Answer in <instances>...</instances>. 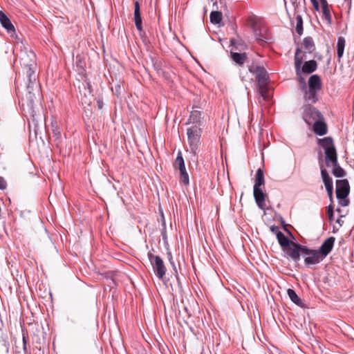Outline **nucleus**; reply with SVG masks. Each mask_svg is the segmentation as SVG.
Returning a JSON list of instances; mask_svg holds the SVG:
<instances>
[{
  "label": "nucleus",
  "mask_w": 354,
  "mask_h": 354,
  "mask_svg": "<svg viewBox=\"0 0 354 354\" xmlns=\"http://www.w3.org/2000/svg\"><path fill=\"white\" fill-rule=\"evenodd\" d=\"M305 245H302L295 242H291V244L286 248L283 250L286 254L295 262H298L300 260L303 249Z\"/></svg>",
  "instance_id": "9"
},
{
  "label": "nucleus",
  "mask_w": 354,
  "mask_h": 354,
  "mask_svg": "<svg viewBox=\"0 0 354 354\" xmlns=\"http://www.w3.org/2000/svg\"><path fill=\"white\" fill-rule=\"evenodd\" d=\"M270 230L274 232V233H277V232H279V227L277 226H275V225H272L270 227Z\"/></svg>",
  "instance_id": "43"
},
{
  "label": "nucleus",
  "mask_w": 354,
  "mask_h": 354,
  "mask_svg": "<svg viewBox=\"0 0 354 354\" xmlns=\"http://www.w3.org/2000/svg\"><path fill=\"white\" fill-rule=\"evenodd\" d=\"M319 162L320 167H321V176H322L323 182L324 183L325 187L328 188V187H333L332 178L328 175L326 169L323 168V166H322L323 158H322V155L321 153L319 154Z\"/></svg>",
  "instance_id": "15"
},
{
  "label": "nucleus",
  "mask_w": 354,
  "mask_h": 354,
  "mask_svg": "<svg viewBox=\"0 0 354 354\" xmlns=\"http://www.w3.org/2000/svg\"><path fill=\"white\" fill-rule=\"evenodd\" d=\"M27 68L26 75L28 78V88L32 89L36 85V74L35 71L31 68V66H26Z\"/></svg>",
  "instance_id": "20"
},
{
  "label": "nucleus",
  "mask_w": 354,
  "mask_h": 354,
  "mask_svg": "<svg viewBox=\"0 0 354 354\" xmlns=\"http://www.w3.org/2000/svg\"><path fill=\"white\" fill-rule=\"evenodd\" d=\"M154 67L156 68V70H159V67L158 66H156V65H154Z\"/></svg>",
  "instance_id": "48"
},
{
  "label": "nucleus",
  "mask_w": 354,
  "mask_h": 354,
  "mask_svg": "<svg viewBox=\"0 0 354 354\" xmlns=\"http://www.w3.org/2000/svg\"><path fill=\"white\" fill-rule=\"evenodd\" d=\"M296 31L299 35H301L303 33V20L301 16L297 15L296 17Z\"/></svg>",
  "instance_id": "32"
},
{
  "label": "nucleus",
  "mask_w": 354,
  "mask_h": 354,
  "mask_svg": "<svg viewBox=\"0 0 354 354\" xmlns=\"http://www.w3.org/2000/svg\"><path fill=\"white\" fill-rule=\"evenodd\" d=\"M337 199L339 200V205L342 207H346L349 204V200L347 198Z\"/></svg>",
  "instance_id": "38"
},
{
  "label": "nucleus",
  "mask_w": 354,
  "mask_h": 354,
  "mask_svg": "<svg viewBox=\"0 0 354 354\" xmlns=\"http://www.w3.org/2000/svg\"><path fill=\"white\" fill-rule=\"evenodd\" d=\"M329 199L333 201V187L326 188Z\"/></svg>",
  "instance_id": "40"
},
{
  "label": "nucleus",
  "mask_w": 354,
  "mask_h": 354,
  "mask_svg": "<svg viewBox=\"0 0 354 354\" xmlns=\"http://www.w3.org/2000/svg\"><path fill=\"white\" fill-rule=\"evenodd\" d=\"M97 104H98V106H99V108H100H100H102V103L101 102L98 101V102H97Z\"/></svg>",
  "instance_id": "47"
},
{
  "label": "nucleus",
  "mask_w": 354,
  "mask_h": 354,
  "mask_svg": "<svg viewBox=\"0 0 354 354\" xmlns=\"http://www.w3.org/2000/svg\"><path fill=\"white\" fill-rule=\"evenodd\" d=\"M301 256L307 265L317 264L323 260L317 250L310 249L306 246L303 249Z\"/></svg>",
  "instance_id": "8"
},
{
  "label": "nucleus",
  "mask_w": 354,
  "mask_h": 354,
  "mask_svg": "<svg viewBox=\"0 0 354 354\" xmlns=\"http://www.w3.org/2000/svg\"><path fill=\"white\" fill-rule=\"evenodd\" d=\"M135 25L139 31L142 30L141 16L134 17Z\"/></svg>",
  "instance_id": "35"
},
{
  "label": "nucleus",
  "mask_w": 354,
  "mask_h": 354,
  "mask_svg": "<svg viewBox=\"0 0 354 354\" xmlns=\"http://www.w3.org/2000/svg\"><path fill=\"white\" fill-rule=\"evenodd\" d=\"M287 294H288L289 298L290 299V300L294 304H295L296 305H297L299 306H302L301 300L298 297V295H297L296 292L294 290L290 289V288L288 289Z\"/></svg>",
  "instance_id": "27"
},
{
  "label": "nucleus",
  "mask_w": 354,
  "mask_h": 354,
  "mask_svg": "<svg viewBox=\"0 0 354 354\" xmlns=\"http://www.w3.org/2000/svg\"><path fill=\"white\" fill-rule=\"evenodd\" d=\"M334 207L332 205L327 207V214L330 221L333 219Z\"/></svg>",
  "instance_id": "36"
},
{
  "label": "nucleus",
  "mask_w": 354,
  "mask_h": 354,
  "mask_svg": "<svg viewBox=\"0 0 354 354\" xmlns=\"http://www.w3.org/2000/svg\"><path fill=\"white\" fill-rule=\"evenodd\" d=\"M33 91L34 87H32V89H28L27 88V93L26 95V97L23 99L22 106L24 110L26 109L25 106H26L28 112L30 114V116L32 118L33 122H35L36 120V113L34 106L36 97L35 94L32 93Z\"/></svg>",
  "instance_id": "7"
},
{
  "label": "nucleus",
  "mask_w": 354,
  "mask_h": 354,
  "mask_svg": "<svg viewBox=\"0 0 354 354\" xmlns=\"http://www.w3.org/2000/svg\"><path fill=\"white\" fill-rule=\"evenodd\" d=\"M302 91L304 92V99L307 104L310 103H315L317 98V90L308 88L306 84L305 81L302 80Z\"/></svg>",
  "instance_id": "13"
},
{
  "label": "nucleus",
  "mask_w": 354,
  "mask_h": 354,
  "mask_svg": "<svg viewBox=\"0 0 354 354\" xmlns=\"http://www.w3.org/2000/svg\"><path fill=\"white\" fill-rule=\"evenodd\" d=\"M337 222L338 223H340V222H341V220H339V219H337Z\"/></svg>",
  "instance_id": "50"
},
{
  "label": "nucleus",
  "mask_w": 354,
  "mask_h": 354,
  "mask_svg": "<svg viewBox=\"0 0 354 354\" xmlns=\"http://www.w3.org/2000/svg\"><path fill=\"white\" fill-rule=\"evenodd\" d=\"M346 41L344 37H339L337 41V60L340 62L341 59L344 55V50L345 48Z\"/></svg>",
  "instance_id": "22"
},
{
  "label": "nucleus",
  "mask_w": 354,
  "mask_h": 354,
  "mask_svg": "<svg viewBox=\"0 0 354 354\" xmlns=\"http://www.w3.org/2000/svg\"><path fill=\"white\" fill-rule=\"evenodd\" d=\"M231 57L232 60L239 65H243L246 59L245 53H239L231 52Z\"/></svg>",
  "instance_id": "25"
},
{
  "label": "nucleus",
  "mask_w": 354,
  "mask_h": 354,
  "mask_svg": "<svg viewBox=\"0 0 354 354\" xmlns=\"http://www.w3.org/2000/svg\"><path fill=\"white\" fill-rule=\"evenodd\" d=\"M149 260L153 267V272L156 276L162 279L165 275L167 268L164 264L163 260L159 256L153 255L151 252L147 254Z\"/></svg>",
  "instance_id": "6"
},
{
  "label": "nucleus",
  "mask_w": 354,
  "mask_h": 354,
  "mask_svg": "<svg viewBox=\"0 0 354 354\" xmlns=\"http://www.w3.org/2000/svg\"><path fill=\"white\" fill-rule=\"evenodd\" d=\"M333 166V174L337 178H342L346 175L345 171L339 165L338 162Z\"/></svg>",
  "instance_id": "28"
},
{
  "label": "nucleus",
  "mask_w": 354,
  "mask_h": 354,
  "mask_svg": "<svg viewBox=\"0 0 354 354\" xmlns=\"http://www.w3.org/2000/svg\"><path fill=\"white\" fill-rule=\"evenodd\" d=\"M308 88L319 91L322 88L321 79L317 75H313L308 80Z\"/></svg>",
  "instance_id": "19"
},
{
  "label": "nucleus",
  "mask_w": 354,
  "mask_h": 354,
  "mask_svg": "<svg viewBox=\"0 0 354 354\" xmlns=\"http://www.w3.org/2000/svg\"><path fill=\"white\" fill-rule=\"evenodd\" d=\"M310 1L313 4L314 9L316 11H319V5L318 1L317 0H310Z\"/></svg>",
  "instance_id": "42"
},
{
  "label": "nucleus",
  "mask_w": 354,
  "mask_h": 354,
  "mask_svg": "<svg viewBox=\"0 0 354 354\" xmlns=\"http://www.w3.org/2000/svg\"><path fill=\"white\" fill-rule=\"evenodd\" d=\"M303 46L308 53H312L315 50L313 39L310 37H306L304 39Z\"/></svg>",
  "instance_id": "24"
},
{
  "label": "nucleus",
  "mask_w": 354,
  "mask_h": 354,
  "mask_svg": "<svg viewBox=\"0 0 354 354\" xmlns=\"http://www.w3.org/2000/svg\"><path fill=\"white\" fill-rule=\"evenodd\" d=\"M209 18L212 24H218L222 20V14L218 11H212Z\"/></svg>",
  "instance_id": "29"
},
{
  "label": "nucleus",
  "mask_w": 354,
  "mask_h": 354,
  "mask_svg": "<svg viewBox=\"0 0 354 354\" xmlns=\"http://www.w3.org/2000/svg\"><path fill=\"white\" fill-rule=\"evenodd\" d=\"M335 241V237L330 236L323 242L319 250H317L323 259L331 252Z\"/></svg>",
  "instance_id": "12"
},
{
  "label": "nucleus",
  "mask_w": 354,
  "mask_h": 354,
  "mask_svg": "<svg viewBox=\"0 0 354 354\" xmlns=\"http://www.w3.org/2000/svg\"><path fill=\"white\" fill-rule=\"evenodd\" d=\"M336 211H337V212H340V209H339V208H337V209H336Z\"/></svg>",
  "instance_id": "49"
},
{
  "label": "nucleus",
  "mask_w": 354,
  "mask_h": 354,
  "mask_svg": "<svg viewBox=\"0 0 354 354\" xmlns=\"http://www.w3.org/2000/svg\"><path fill=\"white\" fill-rule=\"evenodd\" d=\"M0 23L1 26L6 30L8 33L12 36L15 33V28L11 23L8 16L1 10H0Z\"/></svg>",
  "instance_id": "14"
},
{
  "label": "nucleus",
  "mask_w": 354,
  "mask_h": 354,
  "mask_svg": "<svg viewBox=\"0 0 354 354\" xmlns=\"http://www.w3.org/2000/svg\"><path fill=\"white\" fill-rule=\"evenodd\" d=\"M258 91L261 97L264 100H268L269 99L268 82L258 84Z\"/></svg>",
  "instance_id": "26"
},
{
  "label": "nucleus",
  "mask_w": 354,
  "mask_h": 354,
  "mask_svg": "<svg viewBox=\"0 0 354 354\" xmlns=\"http://www.w3.org/2000/svg\"><path fill=\"white\" fill-rule=\"evenodd\" d=\"M254 35L259 43L267 42L270 39L266 28L255 29Z\"/></svg>",
  "instance_id": "18"
},
{
  "label": "nucleus",
  "mask_w": 354,
  "mask_h": 354,
  "mask_svg": "<svg viewBox=\"0 0 354 354\" xmlns=\"http://www.w3.org/2000/svg\"><path fill=\"white\" fill-rule=\"evenodd\" d=\"M187 135L190 151L194 156H196L200 144L201 129L196 125H193L187 129Z\"/></svg>",
  "instance_id": "4"
},
{
  "label": "nucleus",
  "mask_w": 354,
  "mask_h": 354,
  "mask_svg": "<svg viewBox=\"0 0 354 354\" xmlns=\"http://www.w3.org/2000/svg\"><path fill=\"white\" fill-rule=\"evenodd\" d=\"M141 16L140 8L138 1H136L134 3V17Z\"/></svg>",
  "instance_id": "37"
},
{
  "label": "nucleus",
  "mask_w": 354,
  "mask_h": 354,
  "mask_svg": "<svg viewBox=\"0 0 354 354\" xmlns=\"http://www.w3.org/2000/svg\"><path fill=\"white\" fill-rule=\"evenodd\" d=\"M319 145L324 149L326 165L328 167L337 163V155L333 140L330 137L319 140Z\"/></svg>",
  "instance_id": "2"
},
{
  "label": "nucleus",
  "mask_w": 354,
  "mask_h": 354,
  "mask_svg": "<svg viewBox=\"0 0 354 354\" xmlns=\"http://www.w3.org/2000/svg\"><path fill=\"white\" fill-rule=\"evenodd\" d=\"M174 166L176 168L183 167L185 166L184 159L182 156L181 152L179 151L175 160Z\"/></svg>",
  "instance_id": "33"
},
{
  "label": "nucleus",
  "mask_w": 354,
  "mask_h": 354,
  "mask_svg": "<svg viewBox=\"0 0 354 354\" xmlns=\"http://www.w3.org/2000/svg\"><path fill=\"white\" fill-rule=\"evenodd\" d=\"M313 131L319 136H324L327 133V126L323 119H319L313 123Z\"/></svg>",
  "instance_id": "17"
},
{
  "label": "nucleus",
  "mask_w": 354,
  "mask_h": 354,
  "mask_svg": "<svg viewBox=\"0 0 354 354\" xmlns=\"http://www.w3.org/2000/svg\"><path fill=\"white\" fill-rule=\"evenodd\" d=\"M322 15L325 20L328 22V24H331L332 17L330 15V11L329 9V6H322Z\"/></svg>",
  "instance_id": "30"
},
{
  "label": "nucleus",
  "mask_w": 354,
  "mask_h": 354,
  "mask_svg": "<svg viewBox=\"0 0 354 354\" xmlns=\"http://www.w3.org/2000/svg\"><path fill=\"white\" fill-rule=\"evenodd\" d=\"M277 238L279 245L283 248V250L291 244L292 241H290L288 238L281 232H277Z\"/></svg>",
  "instance_id": "23"
},
{
  "label": "nucleus",
  "mask_w": 354,
  "mask_h": 354,
  "mask_svg": "<svg viewBox=\"0 0 354 354\" xmlns=\"http://www.w3.org/2000/svg\"><path fill=\"white\" fill-rule=\"evenodd\" d=\"M180 180L184 185H189V178L187 171L180 174Z\"/></svg>",
  "instance_id": "34"
},
{
  "label": "nucleus",
  "mask_w": 354,
  "mask_h": 354,
  "mask_svg": "<svg viewBox=\"0 0 354 354\" xmlns=\"http://www.w3.org/2000/svg\"><path fill=\"white\" fill-rule=\"evenodd\" d=\"M52 130L53 137L56 140L59 141L61 138L62 133L56 122H52Z\"/></svg>",
  "instance_id": "31"
},
{
  "label": "nucleus",
  "mask_w": 354,
  "mask_h": 354,
  "mask_svg": "<svg viewBox=\"0 0 354 354\" xmlns=\"http://www.w3.org/2000/svg\"><path fill=\"white\" fill-rule=\"evenodd\" d=\"M6 181L3 177H0V189L3 190L6 188Z\"/></svg>",
  "instance_id": "39"
},
{
  "label": "nucleus",
  "mask_w": 354,
  "mask_h": 354,
  "mask_svg": "<svg viewBox=\"0 0 354 354\" xmlns=\"http://www.w3.org/2000/svg\"><path fill=\"white\" fill-rule=\"evenodd\" d=\"M320 2H321V6H328V2L326 0H319Z\"/></svg>",
  "instance_id": "45"
},
{
  "label": "nucleus",
  "mask_w": 354,
  "mask_h": 354,
  "mask_svg": "<svg viewBox=\"0 0 354 354\" xmlns=\"http://www.w3.org/2000/svg\"><path fill=\"white\" fill-rule=\"evenodd\" d=\"M264 184L265 179L263 171L261 168H259L256 172L254 185L253 187V194L257 205L259 207V208L263 210L266 209V194L263 192L261 187L264 185Z\"/></svg>",
  "instance_id": "1"
},
{
  "label": "nucleus",
  "mask_w": 354,
  "mask_h": 354,
  "mask_svg": "<svg viewBox=\"0 0 354 354\" xmlns=\"http://www.w3.org/2000/svg\"><path fill=\"white\" fill-rule=\"evenodd\" d=\"M201 122V112L198 110H193L189 115L188 124L192 123L199 127Z\"/></svg>",
  "instance_id": "21"
},
{
  "label": "nucleus",
  "mask_w": 354,
  "mask_h": 354,
  "mask_svg": "<svg viewBox=\"0 0 354 354\" xmlns=\"http://www.w3.org/2000/svg\"><path fill=\"white\" fill-rule=\"evenodd\" d=\"M35 57V55L32 52L30 51L28 53L26 50H22L20 53L19 58L20 59V62L21 65L24 66H32L34 63V61L32 58Z\"/></svg>",
  "instance_id": "16"
},
{
  "label": "nucleus",
  "mask_w": 354,
  "mask_h": 354,
  "mask_svg": "<svg viewBox=\"0 0 354 354\" xmlns=\"http://www.w3.org/2000/svg\"><path fill=\"white\" fill-rule=\"evenodd\" d=\"M300 6H301V2H300V1H299L298 3H296V5L295 6V10H296L297 12H298V11H299V8Z\"/></svg>",
  "instance_id": "44"
},
{
  "label": "nucleus",
  "mask_w": 354,
  "mask_h": 354,
  "mask_svg": "<svg viewBox=\"0 0 354 354\" xmlns=\"http://www.w3.org/2000/svg\"><path fill=\"white\" fill-rule=\"evenodd\" d=\"M178 169L180 171V174L181 173H183V172L186 171L185 165L183 166V167H178Z\"/></svg>",
  "instance_id": "46"
},
{
  "label": "nucleus",
  "mask_w": 354,
  "mask_h": 354,
  "mask_svg": "<svg viewBox=\"0 0 354 354\" xmlns=\"http://www.w3.org/2000/svg\"><path fill=\"white\" fill-rule=\"evenodd\" d=\"M23 349L25 353L27 352V341H28V337H26L24 334H23Z\"/></svg>",
  "instance_id": "41"
},
{
  "label": "nucleus",
  "mask_w": 354,
  "mask_h": 354,
  "mask_svg": "<svg viewBox=\"0 0 354 354\" xmlns=\"http://www.w3.org/2000/svg\"><path fill=\"white\" fill-rule=\"evenodd\" d=\"M251 73L255 75L258 84L268 82V75L266 70L261 66H252L249 68Z\"/></svg>",
  "instance_id": "10"
},
{
  "label": "nucleus",
  "mask_w": 354,
  "mask_h": 354,
  "mask_svg": "<svg viewBox=\"0 0 354 354\" xmlns=\"http://www.w3.org/2000/svg\"><path fill=\"white\" fill-rule=\"evenodd\" d=\"M350 187L346 179L337 180L336 181L337 198H347L349 194Z\"/></svg>",
  "instance_id": "11"
},
{
  "label": "nucleus",
  "mask_w": 354,
  "mask_h": 354,
  "mask_svg": "<svg viewBox=\"0 0 354 354\" xmlns=\"http://www.w3.org/2000/svg\"><path fill=\"white\" fill-rule=\"evenodd\" d=\"M299 53L300 49L297 48L295 55V68L296 74L301 76V73L310 74L315 71L317 64L316 61L314 59L305 62L301 67L302 58L299 57Z\"/></svg>",
  "instance_id": "3"
},
{
  "label": "nucleus",
  "mask_w": 354,
  "mask_h": 354,
  "mask_svg": "<svg viewBox=\"0 0 354 354\" xmlns=\"http://www.w3.org/2000/svg\"><path fill=\"white\" fill-rule=\"evenodd\" d=\"M302 109V118L308 125H311L319 119H323V115L321 112L310 104H304Z\"/></svg>",
  "instance_id": "5"
}]
</instances>
